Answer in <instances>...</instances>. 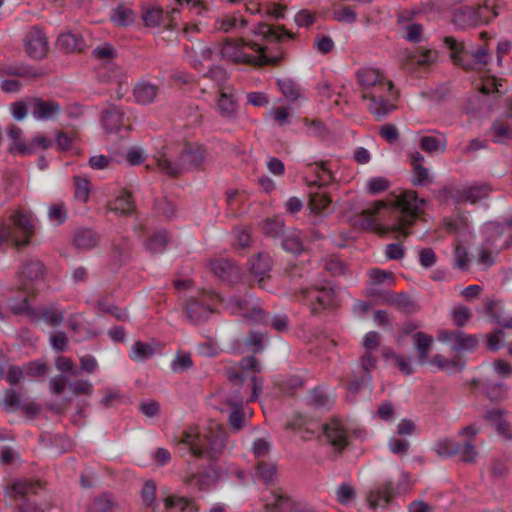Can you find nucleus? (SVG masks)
<instances>
[{
    "instance_id": "f257e3e1",
    "label": "nucleus",
    "mask_w": 512,
    "mask_h": 512,
    "mask_svg": "<svg viewBox=\"0 0 512 512\" xmlns=\"http://www.w3.org/2000/svg\"><path fill=\"white\" fill-rule=\"evenodd\" d=\"M424 199H419L417 192L407 190L398 196H394L389 205L397 212L396 221L391 226L383 227L376 222L374 216L381 209L386 207L383 201H376L370 207L362 210L355 225L362 229H373L381 235L389 232L397 233L396 238H406L410 235L409 228L414 224L417 217L423 213Z\"/></svg>"
},
{
    "instance_id": "f03ea898",
    "label": "nucleus",
    "mask_w": 512,
    "mask_h": 512,
    "mask_svg": "<svg viewBox=\"0 0 512 512\" xmlns=\"http://www.w3.org/2000/svg\"><path fill=\"white\" fill-rule=\"evenodd\" d=\"M226 435L225 429L216 425L203 434L193 430L183 431L178 443L184 444L193 456L216 462L225 450Z\"/></svg>"
},
{
    "instance_id": "7ed1b4c3",
    "label": "nucleus",
    "mask_w": 512,
    "mask_h": 512,
    "mask_svg": "<svg viewBox=\"0 0 512 512\" xmlns=\"http://www.w3.org/2000/svg\"><path fill=\"white\" fill-rule=\"evenodd\" d=\"M223 56L235 62L267 65L276 64L281 57H269L265 53V48L258 43H246L243 39H227L222 47Z\"/></svg>"
},
{
    "instance_id": "20e7f679",
    "label": "nucleus",
    "mask_w": 512,
    "mask_h": 512,
    "mask_svg": "<svg viewBox=\"0 0 512 512\" xmlns=\"http://www.w3.org/2000/svg\"><path fill=\"white\" fill-rule=\"evenodd\" d=\"M33 234V226L27 214L16 211L0 220V247L11 243L17 249L25 247Z\"/></svg>"
},
{
    "instance_id": "39448f33",
    "label": "nucleus",
    "mask_w": 512,
    "mask_h": 512,
    "mask_svg": "<svg viewBox=\"0 0 512 512\" xmlns=\"http://www.w3.org/2000/svg\"><path fill=\"white\" fill-rule=\"evenodd\" d=\"M444 42L451 50V58L456 65L461 66L466 71L475 70L485 66L488 63V50L486 46H479L476 49H468L462 42H458L454 37L447 36Z\"/></svg>"
},
{
    "instance_id": "423d86ee",
    "label": "nucleus",
    "mask_w": 512,
    "mask_h": 512,
    "mask_svg": "<svg viewBox=\"0 0 512 512\" xmlns=\"http://www.w3.org/2000/svg\"><path fill=\"white\" fill-rule=\"evenodd\" d=\"M40 488L39 481L18 479L5 489V496L16 503L18 512H44L41 507L30 500V496L36 494Z\"/></svg>"
},
{
    "instance_id": "0eeeda50",
    "label": "nucleus",
    "mask_w": 512,
    "mask_h": 512,
    "mask_svg": "<svg viewBox=\"0 0 512 512\" xmlns=\"http://www.w3.org/2000/svg\"><path fill=\"white\" fill-rule=\"evenodd\" d=\"M408 475L402 473L397 483L387 480L379 485L375 490H371L367 495V502L372 509L386 508L393 498L404 493L408 487Z\"/></svg>"
},
{
    "instance_id": "6e6552de",
    "label": "nucleus",
    "mask_w": 512,
    "mask_h": 512,
    "mask_svg": "<svg viewBox=\"0 0 512 512\" xmlns=\"http://www.w3.org/2000/svg\"><path fill=\"white\" fill-rule=\"evenodd\" d=\"M178 163L172 168V173L180 176L188 171L200 170L205 162L206 149L203 145L191 142L179 143Z\"/></svg>"
},
{
    "instance_id": "1a4fd4ad",
    "label": "nucleus",
    "mask_w": 512,
    "mask_h": 512,
    "mask_svg": "<svg viewBox=\"0 0 512 512\" xmlns=\"http://www.w3.org/2000/svg\"><path fill=\"white\" fill-rule=\"evenodd\" d=\"M216 298H218V295L214 292L205 290L199 292V298H189L185 304V313L188 320L194 325L205 322L214 312L211 304L206 302L212 301Z\"/></svg>"
},
{
    "instance_id": "9d476101",
    "label": "nucleus",
    "mask_w": 512,
    "mask_h": 512,
    "mask_svg": "<svg viewBox=\"0 0 512 512\" xmlns=\"http://www.w3.org/2000/svg\"><path fill=\"white\" fill-rule=\"evenodd\" d=\"M297 301H309L311 314L316 315L320 310L332 306L335 302V291L331 287H312L300 289L297 292Z\"/></svg>"
},
{
    "instance_id": "9b49d317",
    "label": "nucleus",
    "mask_w": 512,
    "mask_h": 512,
    "mask_svg": "<svg viewBox=\"0 0 512 512\" xmlns=\"http://www.w3.org/2000/svg\"><path fill=\"white\" fill-rule=\"evenodd\" d=\"M233 307V313H238L243 318L255 324L268 325V314L253 297H232L229 301Z\"/></svg>"
},
{
    "instance_id": "f8f14e48",
    "label": "nucleus",
    "mask_w": 512,
    "mask_h": 512,
    "mask_svg": "<svg viewBox=\"0 0 512 512\" xmlns=\"http://www.w3.org/2000/svg\"><path fill=\"white\" fill-rule=\"evenodd\" d=\"M356 78L362 89V98L369 99L370 94L377 93L378 89L387 86V91H393L392 81L387 80L379 70L373 68H361L356 72Z\"/></svg>"
},
{
    "instance_id": "ddd939ff",
    "label": "nucleus",
    "mask_w": 512,
    "mask_h": 512,
    "mask_svg": "<svg viewBox=\"0 0 512 512\" xmlns=\"http://www.w3.org/2000/svg\"><path fill=\"white\" fill-rule=\"evenodd\" d=\"M484 12H489L487 6H478L477 8L470 6L459 7L453 13L452 23L460 29H467L487 23L489 18L484 15Z\"/></svg>"
},
{
    "instance_id": "4468645a",
    "label": "nucleus",
    "mask_w": 512,
    "mask_h": 512,
    "mask_svg": "<svg viewBox=\"0 0 512 512\" xmlns=\"http://www.w3.org/2000/svg\"><path fill=\"white\" fill-rule=\"evenodd\" d=\"M179 155V142H170L154 154L153 160L162 173L171 178H178L180 173H172L171 169L178 163Z\"/></svg>"
},
{
    "instance_id": "2eb2a0df",
    "label": "nucleus",
    "mask_w": 512,
    "mask_h": 512,
    "mask_svg": "<svg viewBox=\"0 0 512 512\" xmlns=\"http://www.w3.org/2000/svg\"><path fill=\"white\" fill-rule=\"evenodd\" d=\"M23 45L26 54L36 60L43 59L49 49L48 39L38 27H33L26 33Z\"/></svg>"
},
{
    "instance_id": "dca6fc26",
    "label": "nucleus",
    "mask_w": 512,
    "mask_h": 512,
    "mask_svg": "<svg viewBox=\"0 0 512 512\" xmlns=\"http://www.w3.org/2000/svg\"><path fill=\"white\" fill-rule=\"evenodd\" d=\"M439 339L452 343V349L458 352L473 351L478 347L477 335L466 334L461 330H444L440 333Z\"/></svg>"
},
{
    "instance_id": "f3484780",
    "label": "nucleus",
    "mask_w": 512,
    "mask_h": 512,
    "mask_svg": "<svg viewBox=\"0 0 512 512\" xmlns=\"http://www.w3.org/2000/svg\"><path fill=\"white\" fill-rule=\"evenodd\" d=\"M322 429L326 442L330 444L337 453H341L349 445L347 432L338 420H330L323 424Z\"/></svg>"
},
{
    "instance_id": "a211bd4d",
    "label": "nucleus",
    "mask_w": 512,
    "mask_h": 512,
    "mask_svg": "<svg viewBox=\"0 0 512 512\" xmlns=\"http://www.w3.org/2000/svg\"><path fill=\"white\" fill-rule=\"evenodd\" d=\"M29 110L38 120H52L60 113V104L54 100H44L40 97L29 99Z\"/></svg>"
},
{
    "instance_id": "6ab92c4d",
    "label": "nucleus",
    "mask_w": 512,
    "mask_h": 512,
    "mask_svg": "<svg viewBox=\"0 0 512 512\" xmlns=\"http://www.w3.org/2000/svg\"><path fill=\"white\" fill-rule=\"evenodd\" d=\"M396 99V94H391L390 97L382 93L373 92L370 94L369 98V110L376 116L378 120L383 119L396 108V106L393 104V101Z\"/></svg>"
},
{
    "instance_id": "aec40b11",
    "label": "nucleus",
    "mask_w": 512,
    "mask_h": 512,
    "mask_svg": "<svg viewBox=\"0 0 512 512\" xmlns=\"http://www.w3.org/2000/svg\"><path fill=\"white\" fill-rule=\"evenodd\" d=\"M266 512H292L294 501L282 489H275L264 499Z\"/></svg>"
},
{
    "instance_id": "412c9836",
    "label": "nucleus",
    "mask_w": 512,
    "mask_h": 512,
    "mask_svg": "<svg viewBox=\"0 0 512 512\" xmlns=\"http://www.w3.org/2000/svg\"><path fill=\"white\" fill-rule=\"evenodd\" d=\"M272 258L266 253H259L250 260V271L257 278L258 285L263 286L265 279L270 278Z\"/></svg>"
},
{
    "instance_id": "4be33fe9",
    "label": "nucleus",
    "mask_w": 512,
    "mask_h": 512,
    "mask_svg": "<svg viewBox=\"0 0 512 512\" xmlns=\"http://www.w3.org/2000/svg\"><path fill=\"white\" fill-rule=\"evenodd\" d=\"M492 192V187L488 183H475L463 190L457 191V201L476 203L485 199Z\"/></svg>"
},
{
    "instance_id": "5701e85b",
    "label": "nucleus",
    "mask_w": 512,
    "mask_h": 512,
    "mask_svg": "<svg viewBox=\"0 0 512 512\" xmlns=\"http://www.w3.org/2000/svg\"><path fill=\"white\" fill-rule=\"evenodd\" d=\"M211 271L223 281L232 282L239 278V269L228 259H215L210 262Z\"/></svg>"
},
{
    "instance_id": "b1692460",
    "label": "nucleus",
    "mask_w": 512,
    "mask_h": 512,
    "mask_svg": "<svg viewBox=\"0 0 512 512\" xmlns=\"http://www.w3.org/2000/svg\"><path fill=\"white\" fill-rule=\"evenodd\" d=\"M254 33L262 36L265 40H275L278 43L282 41L284 36L295 39V34L288 31L284 26H272L264 22L257 24Z\"/></svg>"
},
{
    "instance_id": "393cba45",
    "label": "nucleus",
    "mask_w": 512,
    "mask_h": 512,
    "mask_svg": "<svg viewBox=\"0 0 512 512\" xmlns=\"http://www.w3.org/2000/svg\"><path fill=\"white\" fill-rule=\"evenodd\" d=\"M241 371L229 370L227 377L229 381L241 385L247 378L249 372H260L259 361L254 356H248L240 362Z\"/></svg>"
},
{
    "instance_id": "a878e982",
    "label": "nucleus",
    "mask_w": 512,
    "mask_h": 512,
    "mask_svg": "<svg viewBox=\"0 0 512 512\" xmlns=\"http://www.w3.org/2000/svg\"><path fill=\"white\" fill-rule=\"evenodd\" d=\"M56 45L64 53H80L86 44L83 37L76 33H62L58 36Z\"/></svg>"
},
{
    "instance_id": "bb28decb",
    "label": "nucleus",
    "mask_w": 512,
    "mask_h": 512,
    "mask_svg": "<svg viewBox=\"0 0 512 512\" xmlns=\"http://www.w3.org/2000/svg\"><path fill=\"white\" fill-rule=\"evenodd\" d=\"M383 302L395 306L400 311L411 314L418 310V306L412 300V298L405 293H393L387 291L383 295Z\"/></svg>"
},
{
    "instance_id": "cd10ccee",
    "label": "nucleus",
    "mask_w": 512,
    "mask_h": 512,
    "mask_svg": "<svg viewBox=\"0 0 512 512\" xmlns=\"http://www.w3.org/2000/svg\"><path fill=\"white\" fill-rule=\"evenodd\" d=\"M219 472L214 464H211L206 471L198 473L190 477L189 483L196 487L199 491L209 489L218 479Z\"/></svg>"
},
{
    "instance_id": "c85d7f7f",
    "label": "nucleus",
    "mask_w": 512,
    "mask_h": 512,
    "mask_svg": "<svg viewBox=\"0 0 512 512\" xmlns=\"http://www.w3.org/2000/svg\"><path fill=\"white\" fill-rule=\"evenodd\" d=\"M182 11L197 18L198 23L209 17L210 7L204 0H177Z\"/></svg>"
},
{
    "instance_id": "c756f323",
    "label": "nucleus",
    "mask_w": 512,
    "mask_h": 512,
    "mask_svg": "<svg viewBox=\"0 0 512 512\" xmlns=\"http://www.w3.org/2000/svg\"><path fill=\"white\" fill-rule=\"evenodd\" d=\"M159 92V87L148 81L138 82L133 90V94L137 103L147 105L152 103Z\"/></svg>"
},
{
    "instance_id": "7c9ffc66",
    "label": "nucleus",
    "mask_w": 512,
    "mask_h": 512,
    "mask_svg": "<svg viewBox=\"0 0 512 512\" xmlns=\"http://www.w3.org/2000/svg\"><path fill=\"white\" fill-rule=\"evenodd\" d=\"M482 394L492 403H500L508 397V389L501 382L484 380L482 383Z\"/></svg>"
},
{
    "instance_id": "2f4dec72",
    "label": "nucleus",
    "mask_w": 512,
    "mask_h": 512,
    "mask_svg": "<svg viewBox=\"0 0 512 512\" xmlns=\"http://www.w3.org/2000/svg\"><path fill=\"white\" fill-rule=\"evenodd\" d=\"M100 236L89 228H82L75 231L73 242L78 249L90 250L99 243Z\"/></svg>"
},
{
    "instance_id": "473e14b6",
    "label": "nucleus",
    "mask_w": 512,
    "mask_h": 512,
    "mask_svg": "<svg viewBox=\"0 0 512 512\" xmlns=\"http://www.w3.org/2000/svg\"><path fill=\"white\" fill-rule=\"evenodd\" d=\"M21 275L30 282L42 281L45 276V266L38 259H29L23 262Z\"/></svg>"
},
{
    "instance_id": "72a5a7b5",
    "label": "nucleus",
    "mask_w": 512,
    "mask_h": 512,
    "mask_svg": "<svg viewBox=\"0 0 512 512\" xmlns=\"http://www.w3.org/2000/svg\"><path fill=\"white\" fill-rule=\"evenodd\" d=\"M228 403L234 407V410L228 417V423L234 431H239L244 427L245 424V416L241 410L243 398L239 395L238 391H236L235 396L230 398Z\"/></svg>"
},
{
    "instance_id": "f704fd0d",
    "label": "nucleus",
    "mask_w": 512,
    "mask_h": 512,
    "mask_svg": "<svg viewBox=\"0 0 512 512\" xmlns=\"http://www.w3.org/2000/svg\"><path fill=\"white\" fill-rule=\"evenodd\" d=\"M123 114L114 105L110 106L102 115V124L107 133H117L123 126Z\"/></svg>"
},
{
    "instance_id": "c9c22d12",
    "label": "nucleus",
    "mask_w": 512,
    "mask_h": 512,
    "mask_svg": "<svg viewBox=\"0 0 512 512\" xmlns=\"http://www.w3.org/2000/svg\"><path fill=\"white\" fill-rule=\"evenodd\" d=\"M165 508L173 512H198V506L188 498L169 496L164 500Z\"/></svg>"
},
{
    "instance_id": "e433bc0d",
    "label": "nucleus",
    "mask_w": 512,
    "mask_h": 512,
    "mask_svg": "<svg viewBox=\"0 0 512 512\" xmlns=\"http://www.w3.org/2000/svg\"><path fill=\"white\" fill-rule=\"evenodd\" d=\"M432 344V336H429L423 332H417L414 335V346L418 353V362L420 365H424L426 363Z\"/></svg>"
},
{
    "instance_id": "4c0bfd02",
    "label": "nucleus",
    "mask_w": 512,
    "mask_h": 512,
    "mask_svg": "<svg viewBox=\"0 0 512 512\" xmlns=\"http://www.w3.org/2000/svg\"><path fill=\"white\" fill-rule=\"evenodd\" d=\"M117 507L115 497L110 493L97 495L89 506V512H114Z\"/></svg>"
},
{
    "instance_id": "58836bf2",
    "label": "nucleus",
    "mask_w": 512,
    "mask_h": 512,
    "mask_svg": "<svg viewBox=\"0 0 512 512\" xmlns=\"http://www.w3.org/2000/svg\"><path fill=\"white\" fill-rule=\"evenodd\" d=\"M430 363L450 374L460 372L465 367V361H462L461 359L449 360L440 354L433 356Z\"/></svg>"
},
{
    "instance_id": "ea45409f",
    "label": "nucleus",
    "mask_w": 512,
    "mask_h": 512,
    "mask_svg": "<svg viewBox=\"0 0 512 512\" xmlns=\"http://www.w3.org/2000/svg\"><path fill=\"white\" fill-rule=\"evenodd\" d=\"M110 210L122 216L130 215L135 210V204L132 195L128 192L122 193L113 203L110 204Z\"/></svg>"
},
{
    "instance_id": "a19ab883",
    "label": "nucleus",
    "mask_w": 512,
    "mask_h": 512,
    "mask_svg": "<svg viewBox=\"0 0 512 512\" xmlns=\"http://www.w3.org/2000/svg\"><path fill=\"white\" fill-rule=\"evenodd\" d=\"M500 87H502V84L495 77H489L483 80L479 91L487 98L489 95H492V101L487 103L488 110L492 109V102L496 101L502 95Z\"/></svg>"
},
{
    "instance_id": "79ce46f5",
    "label": "nucleus",
    "mask_w": 512,
    "mask_h": 512,
    "mask_svg": "<svg viewBox=\"0 0 512 512\" xmlns=\"http://www.w3.org/2000/svg\"><path fill=\"white\" fill-rule=\"evenodd\" d=\"M282 247L287 252H290L295 255H299L303 251V243L301 241L300 235L298 231H291L289 233H284L282 235Z\"/></svg>"
},
{
    "instance_id": "37998d69",
    "label": "nucleus",
    "mask_w": 512,
    "mask_h": 512,
    "mask_svg": "<svg viewBox=\"0 0 512 512\" xmlns=\"http://www.w3.org/2000/svg\"><path fill=\"white\" fill-rule=\"evenodd\" d=\"M262 232L271 238L282 237L285 233L284 222L280 219H266L261 224Z\"/></svg>"
},
{
    "instance_id": "c03bdc74",
    "label": "nucleus",
    "mask_w": 512,
    "mask_h": 512,
    "mask_svg": "<svg viewBox=\"0 0 512 512\" xmlns=\"http://www.w3.org/2000/svg\"><path fill=\"white\" fill-rule=\"evenodd\" d=\"M131 247L126 238H121L118 243H113L112 259L116 265H122L130 255Z\"/></svg>"
},
{
    "instance_id": "a18cd8bd",
    "label": "nucleus",
    "mask_w": 512,
    "mask_h": 512,
    "mask_svg": "<svg viewBox=\"0 0 512 512\" xmlns=\"http://www.w3.org/2000/svg\"><path fill=\"white\" fill-rule=\"evenodd\" d=\"M287 275L291 284L290 288L293 291L295 298L297 299V292H299L300 289H308V287L303 286V279L306 276V271L301 267L293 266L287 272Z\"/></svg>"
},
{
    "instance_id": "49530a36",
    "label": "nucleus",
    "mask_w": 512,
    "mask_h": 512,
    "mask_svg": "<svg viewBox=\"0 0 512 512\" xmlns=\"http://www.w3.org/2000/svg\"><path fill=\"white\" fill-rule=\"evenodd\" d=\"M434 451L441 457H451L460 451V445L449 438H444L436 443Z\"/></svg>"
},
{
    "instance_id": "de8ad7c7",
    "label": "nucleus",
    "mask_w": 512,
    "mask_h": 512,
    "mask_svg": "<svg viewBox=\"0 0 512 512\" xmlns=\"http://www.w3.org/2000/svg\"><path fill=\"white\" fill-rule=\"evenodd\" d=\"M236 107L237 104L233 100L232 95L221 90L218 100V109L221 115L226 118L232 117L236 111Z\"/></svg>"
},
{
    "instance_id": "09e8293b",
    "label": "nucleus",
    "mask_w": 512,
    "mask_h": 512,
    "mask_svg": "<svg viewBox=\"0 0 512 512\" xmlns=\"http://www.w3.org/2000/svg\"><path fill=\"white\" fill-rule=\"evenodd\" d=\"M168 242L167 232H159L148 238L145 247L152 253H161L166 249Z\"/></svg>"
},
{
    "instance_id": "8fccbe9b",
    "label": "nucleus",
    "mask_w": 512,
    "mask_h": 512,
    "mask_svg": "<svg viewBox=\"0 0 512 512\" xmlns=\"http://www.w3.org/2000/svg\"><path fill=\"white\" fill-rule=\"evenodd\" d=\"M277 474V466L274 463L258 462L256 469V477L261 479L265 484L273 482Z\"/></svg>"
},
{
    "instance_id": "3c124183",
    "label": "nucleus",
    "mask_w": 512,
    "mask_h": 512,
    "mask_svg": "<svg viewBox=\"0 0 512 512\" xmlns=\"http://www.w3.org/2000/svg\"><path fill=\"white\" fill-rule=\"evenodd\" d=\"M154 210L158 216L170 219L175 213L176 206L168 197L163 196L155 199Z\"/></svg>"
},
{
    "instance_id": "603ef678",
    "label": "nucleus",
    "mask_w": 512,
    "mask_h": 512,
    "mask_svg": "<svg viewBox=\"0 0 512 512\" xmlns=\"http://www.w3.org/2000/svg\"><path fill=\"white\" fill-rule=\"evenodd\" d=\"M155 354L153 346L149 343L137 341L132 346L131 359L132 360H146Z\"/></svg>"
},
{
    "instance_id": "864d4df0",
    "label": "nucleus",
    "mask_w": 512,
    "mask_h": 512,
    "mask_svg": "<svg viewBox=\"0 0 512 512\" xmlns=\"http://www.w3.org/2000/svg\"><path fill=\"white\" fill-rule=\"evenodd\" d=\"M111 20L118 26H128L134 21V13L131 9L119 5L115 9Z\"/></svg>"
},
{
    "instance_id": "5fc2aeb1",
    "label": "nucleus",
    "mask_w": 512,
    "mask_h": 512,
    "mask_svg": "<svg viewBox=\"0 0 512 512\" xmlns=\"http://www.w3.org/2000/svg\"><path fill=\"white\" fill-rule=\"evenodd\" d=\"M277 84L279 86V88L281 89V92L283 93V95L291 100V101H295L297 100V98L299 97V94H300V89L298 87V85L295 83V81H293L292 79H279L277 81Z\"/></svg>"
},
{
    "instance_id": "6e6d98bb",
    "label": "nucleus",
    "mask_w": 512,
    "mask_h": 512,
    "mask_svg": "<svg viewBox=\"0 0 512 512\" xmlns=\"http://www.w3.org/2000/svg\"><path fill=\"white\" fill-rule=\"evenodd\" d=\"M406 66L409 64H416L418 66L428 65L434 61L433 53L430 50L417 52H408L406 54Z\"/></svg>"
},
{
    "instance_id": "4d7b16f0",
    "label": "nucleus",
    "mask_w": 512,
    "mask_h": 512,
    "mask_svg": "<svg viewBox=\"0 0 512 512\" xmlns=\"http://www.w3.org/2000/svg\"><path fill=\"white\" fill-rule=\"evenodd\" d=\"M331 203V199L321 192H311L309 198V207L313 212L319 213L325 210L329 204Z\"/></svg>"
},
{
    "instance_id": "13d9d810",
    "label": "nucleus",
    "mask_w": 512,
    "mask_h": 512,
    "mask_svg": "<svg viewBox=\"0 0 512 512\" xmlns=\"http://www.w3.org/2000/svg\"><path fill=\"white\" fill-rule=\"evenodd\" d=\"M420 148L426 153H435L437 151L443 152L446 148L445 142L441 143L440 140L434 136H424L420 140Z\"/></svg>"
},
{
    "instance_id": "bf43d9fd",
    "label": "nucleus",
    "mask_w": 512,
    "mask_h": 512,
    "mask_svg": "<svg viewBox=\"0 0 512 512\" xmlns=\"http://www.w3.org/2000/svg\"><path fill=\"white\" fill-rule=\"evenodd\" d=\"M266 336L265 333L251 331L245 340V344L247 347L252 348L254 353H260L264 349V339Z\"/></svg>"
},
{
    "instance_id": "052dcab7",
    "label": "nucleus",
    "mask_w": 512,
    "mask_h": 512,
    "mask_svg": "<svg viewBox=\"0 0 512 512\" xmlns=\"http://www.w3.org/2000/svg\"><path fill=\"white\" fill-rule=\"evenodd\" d=\"M11 311L16 315L26 314L32 321H38V311L29 305L28 297H24L21 303L11 305Z\"/></svg>"
},
{
    "instance_id": "680f3d73",
    "label": "nucleus",
    "mask_w": 512,
    "mask_h": 512,
    "mask_svg": "<svg viewBox=\"0 0 512 512\" xmlns=\"http://www.w3.org/2000/svg\"><path fill=\"white\" fill-rule=\"evenodd\" d=\"M74 184L76 199L82 202H86L90 193V185L88 180L80 176H74Z\"/></svg>"
},
{
    "instance_id": "e2e57ef3",
    "label": "nucleus",
    "mask_w": 512,
    "mask_h": 512,
    "mask_svg": "<svg viewBox=\"0 0 512 512\" xmlns=\"http://www.w3.org/2000/svg\"><path fill=\"white\" fill-rule=\"evenodd\" d=\"M488 101V98L483 95L480 91L471 95L467 100V105L465 107L466 112L468 113H476L480 111L485 102Z\"/></svg>"
},
{
    "instance_id": "0e129e2a",
    "label": "nucleus",
    "mask_w": 512,
    "mask_h": 512,
    "mask_svg": "<svg viewBox=\"0 0 512 512\" xmlns=\"http://www.w3.org/2000/svg\"><path fill=\"white\" fill-rule=\"evenodd\" d=\"M193 365V361L189 353H179L171 363L174 372H183Z\"/></svg>"
},
{
    "instance_id": "69168bd1",
    "label": "nucleus",
    "mask_w": 512,
    "mask_h": 512,
    "mask_svg": "<svg viewBox=\"0 0 512 512\" xmlns=\"http://www.w3.org/2000/svg\"><path fill=\"white\" fill-rule=\"evenodd\" d=\"M334 19L344 23H354L357 20V14L351 6H342L333 13Z\"/></svg>"
},
{
    "instance_id": "338daca9",
    "label": "nucleus",
    "mask_w": 512,
    "mask_h": 512,
    "mask_svg": "<svg viewBox=\"0 0 512 512\" xmlns=\"http://www.w3.org/2000/svg\"><path fill=\"white\" fill-rule=\"evenodd\" d=\"M39 319H43L52 326H57L64 320V312H56L52 309H42L38 312V320Z\"/></svg>"
},
{
    "instance_id": "774afa93",
    "label": "nucleus",
    "mask_w": 512,
    "mask_h": 512,
    "mask_svg": "<svg viewBox=\"0 0 512 512\" xmlns=\"http://www.w3.org/2000/svg\"><path fill=\"white\" fill-rule=\"evenodd\" d=\"M491 132L496 141L501 143L512 138V130L507 125L500 122L492 125Z\"/></svg>"
}]
</instances>
